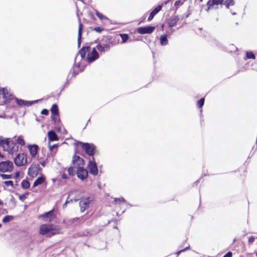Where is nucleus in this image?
Here are the masks:
<instances>
[{
  "instance_id": "nucleus-1",
  "label": "nucleus",
  "mask_w": 257,
  "mask_h": 257,
  "mask_svg": "<svg viewBox=\"0 0 257 257\" xmlns=\"http://www.w3.org/2000/svg\"><path fill=\"white\" fill-rule=\"evenodd\" d=\"M0 147L3 148L4 151L8 152L11 155H13L18 151V147L9 139L0 138Z\"/></svg>"
},
{
  "instance_id": "nucleus-2",
  "label": "nucleus",
  "mask_w": 257,
  "mask_h": 257,
  "mask_svg": "<svg viewBox=\"0 0 257 257\" xmlns=\"http://www.w3.org/2000/svg\"><path fill=\"white\" fill-rule=\"evenodd\" d=\"M59 228L53 224H42L40 227L39 232L42 235L51 236L58 233Z\"/></svg>"
},
{
  "instance_id": "nucleus-3",
  "label": "nucleus",
  "mask_w": 257,
  "mask_h": 257,
  "mask_svg": "<svg viewBox=\"0 0 257 257\" xmlns=\"http://www.w3.org/2000/svg\"><path fill=\"white\" fill-rule=\"evenodd\" d=\"M16 165L22 166L25 165L27 162V155L25 154H19L14 159Z\"/></svg>"
},
{
  "instance_id": "nucleus-4",
  "label": "nucleus",
  "mask_w": 257,
  "mask_h": 257,
  "mask_svg": "<svg viewBox=\"0 0 257 257\" xmlns=\"http://www.w3.org/2000/svg\"><path fill=\"white\" fill-rule=\"evenodd\" d=\"M13 169V164L11 161H6L0 163V171L2 172H11Z\"/></svg>"
},
{
  "instance_id": "nucleus-5",
  "label": "nucleus",
  "mask_w": 257,
  "mask_h": 257,
  "mask_svg": "<svg viewBox=\"0 0 257 257\" xmlns=\"http://www.w3.org/2000/svg\"><path fill=\"white\" fill-rule=\"evenodd\" d=\"M78 144H79L81 146L87 154L89 155V156H92L93 155L94 146L93 145L89 144L87 143H83L82 142H79L78 143Z\"/></svg>"
},
{
  "instance_id": "nucleus-6",
  "label": "nucleus",
  "mask_w": 257,
  "mask_h": 257,
  "mask_svg": "<svg viewBox=\"0 0 257 257\" xmlns=\"http://www.w3.org/2000/svg\"><path fill=\"white\" fill-rule=\"evenodd\" d=\"M223 0H209L207 3V9L209 11L210 9H216L218 8L219 5H221Z\"/></svg>"
},
{
  "instance_id": "nucleus-7",
  "label": "nucleus",
  "mask_w": 257,
  "mask_h": 257,
  "mask_svg": "<svg viewBox=\"0 0 257 257\" xmlns=\"http://www.w3.org/2000/svg\"><path fill=\"white\" fill-rule=\"evenodd\" d=\"M72 164L74 168L78 169V167H83L84 160L78 156H74L72 160Z\"/></svg>"
},
{
  "instance_id": "nucleus-8",
  "label": "nucleus",
  "mask_w": 257,
  "mask_h": 257,
  "mask_svg": "<svg viewBox=\"0 0 257 257\" xmlns=\"http://www.w3.org/2000/svg\"><path fill=\"white\" fill-rule=\"evenodd\" d=\"M90 199L89 198H82L81 199L80 201L79 202V205L80 207V210L81 212H84L86 209H87L90 204Z\"/></svg>"
},
{
  "instance_id": "nucleus-9",
  "label": "nucleus",
  "mask_w": 257,
  "mask_h": 257,
  "mask_svg": "<svg viewBox=\"0 0 257 257\" xmlns=\"http://www.w3.org/2000/svg\"><path fill=\"white\" fill-rule=\"evenodd\" d=\"M155 29V27L153 26H148L144 27H139L138 28L137 32L141 34H151Z\"/></svg>"
},
{
  "instance_id": "nucleus-10",
  "label": "nucleus",
  "mask_w": 257,
  "mask_h": 257,
  "mask_svg": "<svg viewBox=\"0 0 257 257\" xmlns=\"http://www.w3.org/2000/svg\"><path fill=\"white\" fill-rule=\"evenodd\" d=\"M77 175L80 179L83 180L88 176L87 171L83 167H78L77 171Z\"/></svg>"
},
{
  "instance_id": "nucleus-11",
  "label": "nucleus",
  "mask_w": 257,
  "mask_h": 257,
  "mask_svg": "<svg viewBox=\"0 0 257 257\" xmlns=\"http://www.w3.org/2000/svg\"><path fill=\"white\" fill-rule=\"evenodd\" d=\"M99 55L95 48H93L91 52L88 54L87 59L89 62H93L98 59Z\"/></svg>"
},
{
  "instance_id": "nucleus-12",
  "label": "nucleus",
  "mask_w": 257,
  "mask_h": 257,
  "mask_svg": "<svg viewBox=\"0 0 257 257\" xmlns=\"http://www.w3.org/2000/svg\"><path fill=\"white\" fill-rule=\"evenodd\" d=\"M42 217L45 219L46 221L51 222L55 218V215L54 214L53 210H52L43 214Z\"/></svg>"
},
{
  "instance_id": "nucleus-13",
  "label": "nucleus",
  "mask_w": 257,
  "mask_h": 257,
  "mask_svg": "<svg viewBox=\"0 0 257 257\" xmlns=\"http://www.w3.org/2000/svg\"><path fill=\"white\" fill-rule=\"evenodd\" d=\"M88 168L89 170L90 173H91L92 174L95 175L97 174L98 169L97 168L96 164L95 162L90 161L88 165Z\"/></svg>"
},
{
  "instance_id": "nucleus-14",
  "label": "nucleus",
  "mask_w": 257,
  "mask_h": 257,
  "mask_svg": "<svg viewBox=\"0 0 257 257\" xmlns=\"http://www.w3.org/2000/svg\"><path fill=\"white\" fill-rule=\"evenodd\" d=\"M32 158L35 157L38 153V146L36 145H30L28 146Z\"/></svg>"
},
{
  "instance_id": "nucleus-15",
  "label": "nucleus",
  "mask_w": 257,
  "mask_h": 257,
  "mask_svg": "<svg viewBox=\"0 0 257 257\" xmlns=\"http://www.w3.org/2000/svg\"><path fill=\"white\" fill-rule=\"evenodd\" d=\"M11 96L10 91L5 88H0V97L3 98H7Z\"/></svg>"
},
{
  "instance_id": "nucleus-16",
  "label": "nucleus",
  "mask_w": 257,
  "mask_h": 257,
  "mask_svg": "<svg viewBox=\"0 0 257 257\" xmlns=\"http://www.w3.org/2000/svg\"><path fill=\"white\" fill-rule=\"evenodd\" d=\"M162 6H158L150 14L149 18L148 21H150L152 20L154 17L161 10Z\"/></svg>"
},
{
  "instance_id": "nucleus-17",
  "label": "nucleus",
  "mask_w": 257,
  "mask_h": 257,
  "mask_svg": "<svg viewBox=\"0 0 257 257\" xmlns=\"http://www.w3.org/2000/svg\"><path fill=\"white\" fill-rule=\"evenodd\" d=\"M38 172V169L36 167H31L29 169L28 174L32 177H35Z\"/></svg>"
},
{
  "instance_id": "nucleus-18",
  "label": "nucleus",
  "mask_w": 257,
  "mask_h": 257,
  "mask_svg": "<svg viewBox=\"0 0 257 257\" xmlns=\"http://www.w3.org/2000/svg\"><path fill=\"white\" fill-rule=\"evenodd\" d=\"M178 21V18L177 17H171L168 22L169 27H172L175 26Z\"/></svg>"
},
{
  "instance_id": "nucleus-19",
  "label": "nucleus",
  "mask_w": 257,
  "mask_h": 257,
  "mask_svg": "<svg viewBox=\"0 0 257 257\" xmlns=\"http://www.w3.org/2000/svg\"><path fill=\"white\" fill-rule=\"evenodd\" d=\"M48 137L50 141H58V139L55 132L51 131L48 133Z\"/></svg>"
},
{
  "instance_id": "nucleus-20",
  "label": "nucleus",
  "mask_w": 257,
  "mask_h": 257,
  "mask_svg": "<svg viewBox=\"0 0 257 257\" xmlns=\"http://www.w3.org/2000/svg\"><path fill=\"white\" fill-rule=\"evenodd\" d=\"M82 25L80 22L78 28V46L80 47L81 44V36H82Z\"/></svg>"
},
{
  "instance_id": "nucleus-21",
  "label": "nucleus",
  "mask_w": 257,
  "mask_h": 257,
  "mask_svg": "<svg viewBox=\"0 0 257 257\" xmlns=\"http://www.w3.org/2000/svg\"><path fill=\"white\" fill-rule=\"evenodd\" d=\"M110 46L109 44H105L104 45L98 44L97 46V48L98 51L100 52H104L109 49Z\"/></svg>"
},
{
  "instance_id": "nucleus-22",
  "label": "nucleus",
  "mask_w": 257,
  "mask_h": 257,
  "mask_svg": "<svg viewBox=\"0 0 257 257\" xmlns=\"http://www.w3.org/2000/svg\"><path fill=\"white\" fill-rule=\"evenodd\" d=\"M45 178L43 176L38 177L34 182L33 187H35L42 184L45 181Z\"/></svg>"
},
{
  "instance_id": "nucleus-23",
  "label": "nucleus",
  "mask_w": 257,
  "mask_h": 257,
  "mask_svg": "<svg viewBox=\"0 0 257 257\" xmlns=\"http://www.w3.org/2000/svg\"><path fill=\"white\" fill-rule=\"evenodd\" d=\"M89 47H83L79 51V54L82 58H84L85 56L86 53L89 51Z\"/></svg>"
},
{
  "instance_id": "nucleus-24",
  "label": "nucleus",
  "mask_w": 257,
  "mask_h": 257,
  "mask_svg": "<svg viewBox=\"0 0 257 257\" xmlns=\"http://www.w3.org/2000/svg\"><path fill=\"white\" fill-rule=\"evenodd\" d=\"M160 43L162 45H166L168 44V40L166 35H162L160 38Z\"/></svg>"
},
{
  "instance_id": "nucleus-25",
  "label": "nucleus",
  "mask_w": 257,
  "mask_h": 257,
  "mask_svg": "<svg viewBox=\"0 0 257 257\" xmlns=\"http://www.w3.org/2000/svg\"><path fill=\"white\" fill-rule=\"evenodd\" d=\"M17 103L20 105H31L32 103L29 101H25L22 99H16Z\"/></svg>"
},
{
  "instance_id": "nucleus-26",
  "label": "nucleus",
  "mask_w": 257,
  "mask_h": 257,
  "mask_svg": "<svg viewBox=\"0 0 257 257\" xmlns=\"http://www.w3.org/2000/svg\"><path fill=\"white\" fill-rule=\"evenodd\" d=\"M51 111L53 115H57L58 114V109L56 104H54L52 105Z\"/></svg>"
},
{
  "instance_id": "nucleus-27",
  "label": "nucleus",
  "mask_w": 257,
  "mask_h": 257,
  "mask_svg": "<svg viewBox=\"0 0 257 257\" xmlns=\"http://www.w3.org/2000/svg\"><path fill=\"white\" fill-rule=\"evenodd\" d=\"M22 187L24 189H28L30 187V183L27 180H24L22 182Z\"/></svg>"
},
{
  "instance_id": "nucleus-28",
  "label": "nucleus",
  "mask_w": 257,
  "mask_h": 257,
  "mask_svg": "<svg viewBox=\"0 0 257 257\" xmlns=\"http://www.w3.org/2000/svg\"><path fill=\"white\" fill-rule=\"evenodd\" d=\"M76 191V190H72V191H70L69 193H68V197H67V199H66V201H65V204H67V203H69L70 202H72L73 201V199H71L70 200H69V198L72 195L73 193L75 192Z\"/></svg>"
},
{
  "instance_id": "nucleus-29",
  "label": "nucleus",
  "mask_w": 257,
  "mask_h": 257,
  "mask_svg": "<svg viewBox=\"0 0 257 257\" xmlns=\"http://www.w3.org/2000/svg\"><path fill=\"white\" fill-rule=\"evenodd\" d=\"M17 142L18 144L20 145L21 146H24L25 144V142L23 138L21 136H20L18 138L17 140Z\"/></svg>"
},
{
  "instance_id": "nucleus-30",
  "label": "nucleus",
  "mask_w": 257,
  "mask_h": 257,
  "mask_svg": "<svg viewBox=\"0 0 257 257\" xmlns=\"http://www.w3.org/2000/svg\"><path fill=\"white\" fill-rule=\"evenodd\" d=\"M14 217L12 216L7 215L3 219L4 223L8 222L13 219Z\"/></svg>"
},
{
  "instance_id": "nucleus-31",
  "label": "nucleus",
  "mask_w": 257,
  "mask_h": 257,
  "mask_svg": "<svg viewBox=\"0 0 257 257\" xmlns=\"http://www.w3.org/2000/svg\"><path fill=\"white\" fill-rule=\"evenodd\" d=\"M224 5L228 9L230 6H232L233 5V0H226L224 2Z\"/></svg>"
},
{
  "instance_id": "nucleus-32",
  "label": "nucleus",
  "mask_w": 257,
  "mask_h": 257,
  "mask_svg": "<svg viewBox=\"0 0 257 257\" xmlns=\"http://www.w3.org/2000/svg\"><path fill=\"white\" fill-rule=\"evenodd\" d=\"M96 15L101 20H103V19H105V20L107 19V18L106 17L104 16L103 15L99 13L98 12H96Z\"/></svg>"
},
{
  "instance_id": "nucleus-33",
  "label": "nucleus",
  "mask_w": 257,
  "mask_h": 257,
  "mask_svg": "<svg viewBox=\"0 0 257 257\" xmlns=\"http://www.w3.org/2000/svg\"><path fill=\"white\" fill-rule=\"evenodd\" d=\"M246 55L247 58L248 59H255V56L251 52H246Z\"/></svg>"
},
{
  "instance_id": "nucleus-34",
  "label": "nucleus",
  "mask_w": 257,
  "mask_h": 257,
  "mask_svg": "<svg viewBox=\"0 0 257 257\" xmlns=\"http://www.w3.org/2000/svg\"><path fill=\"white\" fill-rule=\"evenodd\" d=\"M0 176L3 179H8L11 178L12 177V175L1 174H0Z\"/></svg>"
},
{
  "instance_id": "nucleus-35",
  "label": "nucleus",
  "mask_w": 257,
  "mask_h": 257,
  "mask_svg": "<svg viewBox=\"0 0 257 257\" xmlns=\"http://www.w3.org/2000/svg\"><path fill=\"white\" fill-rule=\"evenodd\" d=\"M120 36L121 37L122 41L123 42H125L128 38V36L125 34H121Z\"/></svg>"
},
{
  "instance_id": "nucleus-36",
  "label": "nucleus",
  "mask_w": 257,
  "mask_h": 257,
  "mask_svg": "<svg viewBox=\"0 0 257 257\" xmlns=\"http://www.w3.org/2000/svg\"><path fill=\"white\" fill-rule=\"evenodd\" d=\"M204 102V98H201L198 101L197 104H198V105L199 108H201L203 105Z\"/></svg>"
},
{
  "instance_id": "nucleus-37",
  "label": "nucleus",
  "mask_w": 257,
  "mask_h": 257,
  "mask_svg": "<svg viewBox=\"0 0 257 257\" xmlns=\"http://www.w3.org/2000/svg\"><path fill=\"white\" fill-rule=\"evenodd\" d=\"M73 168H74V167H70L68 169V173L71 176H73L74 174Z\"/></svg>"
},
{
  "instance_id": "nucleus-38",
  "label": "nucleus",
  "mask_w": 257,
  "mask_h": 257,
  "mask_svg": "<svg viewBox=\"0 0 257 257\" xmlns=\"http://www.w3.org/2000/svg\"><path fill=\"white\" fill-rule=\"evenodd\" d=\"M4 183L7 186H13V182L12 181H6Z\"/></svg>"
},
{
  "instance_id": "nucleus-39",
  "label": "nucleus",
  "mask_w": 257,
  "mask_h": 257,
  "mask_svg": "<svg viewBox=\"0 0 257 257\" xmlns=\"http://www.w3.org/2000/svg\"><path fill=\"white\" fill-rule=\"evenodd\" d=\"M114 201H115V202L121 203V202H124V199L123 198H118V199L115 198Z\"/></svg>"
},
{
  "instance_id": "nucleus-40",
  "label": "nucleus",
  "mask_w": 257,
  "mask_h": 257,
  "mask_svg": "<svg viewBox=\"0 0 257 257\" xmlns=\"http://www.w3.org/2000/svg\"><path fill=\"white\" fill-rule=\"evenodd\" d=\"M41 114L43 115H47L48 114V110L46 109H44L42 110Z\"/></svg>"
},
{
  "instance_id": "nucleus-41",
  "label": "nucleus",
  "mask_w": 257,
  "mask_h": 257,
  "mask_svg": "<svg viewBox=\"0 0 257 257\" xmlns=\"http://www.w3.org/2000/svg\"><path fill=\"white\" fill-rule=\"evenodd\" d=\"M94 30H95L96 32L99 33V32H101L102 31V28H100V27H95V28H94Z\"/></svg>"
},
{
  "instance_id": "nucleus-42",
  "label": "nucleus",
  "mask_w": 257,
  "mask_h": 257,
  "mask_svg": "<svg viewBox=\"0 0 257 257\" xmlns=\"http://www.w3.org/2000/svg\"><path fill=\"white\" fill-rule=\"evenodd\" d=\"M57 145H52V146H49V149L50 151H52L54 148H57Z\"/></svg>"
},
{
  "instance_id": "nucleus-43",
  "label": "nucleus",
  "mask_w": 257,
  "mask_h": 257,
  "mask_svg": "<svg viewBox=\"0 0 257 257\" xmlns=\"http://www.w3.org/2000/svg\"><path fill=\"white\" fill-rule=\"evenodd\" d=\"M232 253L231 252H227L225 255H224L223 257H231Z\"/></svg>"
},
{
  "instance_id": "nucleus-44",
  "label": "nucleus",
  "mask_w": 257,
  "mask_h": 257,
  "mask_svg": "<svg viewBox=\"0 0 257 257\" xmlns=\"http://www.w3.org/2000/svg\"><path fill=\"white\" fill-rule=\"evenodd\" d=\"M254 240V238L253 236H251V237H249V238H248V241H249V242H250V243L253 242Z\"/></svg>"
},
{
  "instance_id": "nucleus-45",
  "label": "nucleus",
  "mask_w": 257,
  "mask_h": 257,
  "mask_svg": "<svg viewBox=\"0 0 257 257\" xmlns=\"http://www.w3.org/2000/svg\"><path fill=\"white\" fill-rule=\"evenodd\" d=\"M62 178L66 179L67 178V175L66 174H63L62 176Z\"/></svg>"
},
{
  "instance_id": "nucleus-46",
  "label": "nucleus",
  "mask_w": 257,
  "mask_h": 257,
  "mask_svg": "<svg viewBox=\"0 0 257 257\" xmlns=\"http://www.w3.org/2000/svg\"><path fill=\"white\" fill-rule=\"evenodd\" d=\"M19 198L21 200H23V199L25 198V196L24 195L20 196Z\"/></svg>"
},
{
  "instance_id": "nucleus-47",
  "label": "nucleus",
  "mask_w": 257,
  "mask_h": 257,
  "mask_svg": "<svg viewBox=\"0 0 257 257\" xmlns=\"http://www.w3.org/2000/svg\"><path fill=\"white\" fill-rule=\"evenodd\" d=\"M5 156L0 153V158L4 159Z\"/></svg>"
},
{
  "instance_id": "nucleus-48",
  "label": "nucleus",
  "mask_w": 257,
  "mask_h": 257,
  "mask_svg": "<svg viewBox=\"0 0 257 257\" xmlns=\"http://www.w3.org/2000/svg\"><path fill=\"white\" fill-rule=\"evenodd\" d=\"M179 3V1H176L175 3V5H178V3Z\"/></svg>"
},
{
  "instance_id": "nucleus-49",
  "label": "nucleus",
  "mask_w": 257,
  "mask_h": 257,
  "mask_svg": "<svg viewBox=\"0 0 257 257\" xmlns=\"http://www.w3.org/2000/svg\"><path fill=\"white\" fill-rule=\"evenodd\" d=\"M41 164L42 166H45V162L41 163Z\"/></svg>"
},
{
  "instance_id": "nucleus-50",
  "label": "nucleus",
  "mask_w": 257,
  "mask_h": 257,
  "mask_svg": "<svg viewBox=\"0 0 257 257\" xmlns=\"http://www.w3.org/2000/svg\"><path fill=\"white\" fill-rule=\"evenodd\" d=\"M183 250H179L178 252H177V254H179L180 252H181L182 251H183Z\"/></svg>"
},
{
  "instance_id": "nucleus-51",
  "label": "nucleus",
  "mask_w": 257,
  "mask_h": 257,
  "mask_svg": "<svg viewBox=\"0 0 257 257\" xmlns=\"http://www.w3.org/2000/svg\"><path fill=\"white\" fill-rule=\"evenodd\" d=\"M67 204H65V203L63 204V207H65L66 206Z\"/></svg>"
},
{
  "instance_id": "nucleus-52",
  "label": "nucleus",
  "mask_w": 257,
  "mask_h": 257,
  "mask_svg": "<svg viewBox=\"0 0 257 257\" xmlns=\"http://www.w3.org/2000/svg\"><path fill=\"white\" fill-rule=\"evenodd\" d=\"M19 175V172H17V173H16V175L18 176Z\"/></svg>"
},
{
  "instance_id": "nucleus-53",
  "label": "nucleus",
  "mask_w": 257,
  "mask_h": 257,
  "mask_svg": "<svg viewBox=\"0 0 257 257\" xmlns=\"http://www.w3.org/2000/svg\"><path fill=\"white\" fill-rule=\"evenodd\" d=\"M78 200V199H74L75 201H77Z\"/></svg>"
},
{
  "instance_id": "nucleus-54",
  "label": "nucleus",
  "mask_w": 257,
  "mask_h": 257,
  "mask_svg": "<svg viewBox=\"0 0 257 257\" xmlns=\"http://www.w3.org/2000/svg\"><path fill=\"white\" fill-rule=\"evenodd\" d=\"M2 204V201L0 200V205Z\"/></svg>"
},
{
  "instance_id": "nucleus-55",
  "label": "nucleus",
  "mask_w": 257,
  "mask_h": 257,
  "mask_svg": "<svg viewBox=\"0 0 257 257\" xmlns=\"http://www.w3.org/2000/svg\"><path fill=\"white\" fill-rule=\"evenodd\" d=\"M52 119H53V120H54V116H52Z\"/></svg>"
},
{
  "instance_id": "nucleus-56",
  "label": "nucleus",
  "mask_w": 257,
  "mask_h": 257,
  "mask_svg": "<svg viewBox=\"0 0 257 257\" xmlns=\"http://www.w3.org/2000/svg\"><path fill=\"white\" fill-rule=\"evenodd\" d=\"M1 227V224H0V227Z\"/></svg>"
},
{
  "instance_id": "nucleus-57",
  "label": "nucleus",
  "mask_w": 257,
  "mask_h": 257,
  "mask_svg": "<svg viewBox=\"0 0 257 257\" xmlns=\"http://www.w3.org/2000/svg\"><path fill=\"white\" fill-rule=\"evenodd\" d=\"M256 257H257V253H256Z\"/></svg>"
},
{
  "instance_id": "nucleus-58",
  "label": "nucleus",
  "mask_w": 257,
  "mask_h": 257,
  "mask_svg": "<svg viewBox=\"0 0 257 257\" xmlns=\"http://www.w3.org/2000/svg\"><path fill=\"white\" fill-rule=\"evenodd\" d=\"M201 2L202 1V0H200Z\"/></svg>"
}]
</instances>
